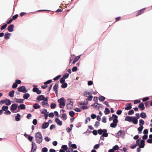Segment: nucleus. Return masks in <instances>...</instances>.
<instances>
[{"label": "nucleus", "instance_id": "obj_29", "mask_svg": "<svg viewBox=\"0 0 152 152\" xmlns=\"http://www.w3.org/2000/svg\"><path fill=\"white\" fill-rule=\"evenodd\" d=\"M140 117H141L142 118H145L146 117V115L145 113H142L140 114Z\"/></svg>", "mask_w": 152, "mask_h": 152}, {"label": "nucleus", "instance_id": "obj_16", "mask_svg": "<svg viewBox=\"0 0 152 152\" xmlns=\"http://www.w3.org/2000/svg\"><path fill=\"white\" fill-rule=\"evenodd\" d=\"M113 121L118 122V120L117 116L116 115H115L114 114V115H113Z\"/></svg>", "mask_w": 152, "mask_h": 152}, {"label": "nucleus", "instance_id": "obj_5", "mask_svg": "<svg viewBox=\"0 0 152 152\" xmlns=\"http://www.w3.org/2000/svg\"><path fill=\"white\" fill-rule=\"evenodd\" d=\"M125 133L124 131L122 130H120L116 134L117 137H123L124 136Z\"/></svg>", "mask_w": 152, "mask_h": 152}, {"label": "nucleus", "instance_id": "obj_2", "mask_svg": "<svg viewBox=\"0 0 152 152\" xmlns=\"http://www.w3.org/2000/svg\"><path fill=\"white\" fill-rule=\"evenodd\" d=\"M59 103V107L61 108H63L65 105V100L64 97H62L58 100Z\"/></svg>", "mask_w": 152, "mask_h": 152}, {"label": "nucleus", "instance_id": "obj_18", "mask_svg": "<svg viewBox=\"0 0 152 152\" xmlns=\"http://www.w3.org/2000/svg\"><path fill=\"white\" fill-rule=\"evenodd\" d=\"M118 122H113L110 124V126L112 128H115L117 126V123Z\"/></svg>", "mask_w": 152, "mask_h": 152}, {"label": "nucleus", "instance_id": "obj_43", "mask_svg": "<svg viewBox=\"0 0 152 152\" xmlns=\"http://www.w3.org/2000/svg\"><path fill=\"white\" fill-rule=\"evenodd\" d=\"M69 76V74L68 73H65L64 75L63 76V77H64V79H66Z\"/></svg>", "mask_w": 152, "mask_h": 152}, {"label": "nucleus", "instance_id": "obj_45", "mask_svg": "<svg viewBox=\"0 0 152 152\" xmlns=\"http://www.w3.org/2000/svg\"><path fill=\"white\" fill-rule=\"evenodd\" d=\"M18 86L17 83L15 82L13 83L12 86V88H16Z\"/></svg>", "mask_w": 152, "mask_h": 152}, {"label": "nucleus", "instance_id": "obj_37", "mask_svg": "<svg viewBox=\"0 0 152 152\" xmlns=\"http://www.w3.org/2000/svg\"><path fill=\"white\" fill-rule=\"evenodd\" d=\"M145 9H141L140 11H139L138 12L137 14V16L138 15H140L142 13H143L144 10H145Z\"/></svg>", "mask_w": 152, "mask_h": 152}, {"label": "nucleus", "instance_id": "obj_44", "mask_svg": "<svg viewBox=\"0 0 152 152\" xmlns=\"http://www.w3.org/2000/svg\"><path fill=\"white\" fill-rule=\"evenodd\" d=\"M67 86V84L66 83H63L62 85H61V87L63 88H66Z\"/></svg>", "mask_w": 152, "mask_h": 152}, {"label": "nucleus", "instance_id": "obj_54", "mask_svg": "<svg viewBox=\"0 0 152 152\" xmlns=\"http://www.w3.org/2000/svg\"><path fill=\"white\" fill-rule=\"evenodd\" d=\"M61 77V75H58L56 76V77H55L54 78L53 80H58L60 77Z\"/></svg>", "mask_w": 152, "mask_h": 152}, {"label": "nucleus", "instance_id": "obj_53", "mask_svg": "<svg viewBox=\"0 0 152 152\" xmlns=\"http://www.w3.org/2000/svg\"><path fill=\"white\" fill-rule=\"evenodd\" d=\"M48 151V148H43L42 149V152H47Z\"/></svg>", "mask_w": 152, "mask_h": 152}, {"label": "nucleus", "instance_id": "obj_7", "mask_svg": "<svg viewBox=\"0 0 152 152\" xmlns=\"http://www.w3.org/2000/svg\"><path fill=\"white\" fill-rule=\"evenodd\" d=\"M47 101L48 99L46 98L45 99L44 101L42 102V104L44 107H47L49 106V105L47 102Z\"/></svg>", "mask_w": 152, "mask_h": 152}, {"label": "nucleus", "instance_id": "obj_11", "mask_svg": "<svg viewBox=\"0 0 152 152\" xmlns=\"http://www.w3.org/2000/svg\"><path fill=\"white\" fill-rule=\"evenodd\" d=\"M49 125V123L48 122L44 123L42 125V128L43 129H45L47 128Z\"/></svg>", "mask_w": 152, "mask_h": 152}, {"label": "nucleus", "instance_id": "obj_31", "mask_svg": "<svg viewBox=\"0 0 152 152\" xmlns=\"http://www.w3.org/2000/svg\"><path fill=\"white\" fill-rule=\"evenodd\" d=\"M8 109V107L7 106H3L2 107V110L4 111L7 110Z\"/></svg>", "mask_w": 152, "mask_h": 152}, {"label": "nucleus", "instance_id": "obj_12", "mask_svg": "<svg viewBox=\"0 0 152 152\" xmlns=\"http://www.w3.org/2000/svg\"><path fill=\"white\" fill-rule=\"evenodd\" d=\"M145 141L144 140H142L140 142V144L139 145V147L140 148H143L145 146Z\"/></svg>", "mask_w": 152, "mask_h": 152}, {"label": "nucleus", "instance_id": "obj_17", "mask_svg": "<svg viewBox=\"0 0 152 152\" xmlns=\"http://www.w3.org/2000/svg\"><path fill=\"white\" fill-rule=\"evenodd\" d=\"M138 107L142 110H144L145 108L144 104L143 103H141L138 106Z\"/></svg>", "mask_w": 152, "mask_h": 152}, {"label": "nucleus", "instance_id": "obj_28", "mask_svg": "<svg viewBox=\"0 0 152 152\" xmlns=\"http://www.w3.org/2000/svg\"><path fill=\"white\" fill-rule=\"evenodd\" d=\"M40 107V106L37 104H35L33 105V107L35 109H37L39 108Z\"/></svg>", "mask_w": 152, "mask_h": 152}, {"label": "nucleus", "instance_id": "obj_63", "mask_svg": "<svg viewBox=\"0 0 152 152\" xmlns=\"http://www.w3.org/2000/svg\"><path fill=\"white\" fill-rule=\"evenodd\" d=\"M44 139H45V140L47 142H49L50 141V138H49L48 137H47V136L45 137Z\"/></svg>", "mask_w": 152, "mask_h": 152}, {"label": "nucleus", "instance_id": "obj_59", "mask_svg": "<svg viewBox=\"0 0 152 152\" xmlns=\"http://www.w3.org/2000/svg\"><path fill=\"white\" fill-rule=\"evenodd\" d=\"M4 113L6 115H10L11 113L10 111L7 110L5 111Z\"/></svg>", "mask_w": 152, "mask_h": 152}, {"label": "nucleus", "instance_id": "obj_50", "mask_svg": "<svg viewBox=\"0 0 152 152\" xmlns=\"http://www.w3.org/2000/svg\"><path fill=\"white\" fill-rule=\"evenodd\" d=\"M134 113V111L133 110H131L129 111L128 114L129 115H131L133 114Z\"/></svg>", "mask_w": 152, "mask_h": 152}, {"label": "nucleus", "instance_id": "obj_52", "mask_svg": "<svg viewBox=\"0 0 152 152\" xmlns=\"http://www.w3.org/2000/svg\"><path fill=\"white\" fill-rule=\"evenodd\" d=\"M91 118L89 117H88L86 118L85 120V123L87 124L88 122L90 121Z\"/></svg>", "mask_w": 152, "mask_h": 152}, {"label": "nucleus", "instance_id": "obj_46", "mask_svg": "<svg viewBox=\"0 0 152 152\" xmlns=\"http://www.w3.org/2000/svg\"><path fill=\"white\" fill-rule=\"evenodd\" d=\"M90 94V93L88 91H85L84 93V95L86 97H87L88 95Z\"/></svg>", "mask_w": 152, "mask_h": 152}, {"label": "nucleus", "instance_id": "obj_21", "mask_svg": "<svg viewBox=\"0 0 152 152\" xmlns=\"http://www.w3.org/2000/svg\"><path fill=\"white\" fill-rule=\"evenodd\" d=\"M20 115L19 113H18L15 117V120L16 121H19L20 120Z\"/></svg>", "mask_w": 152, "mask_h": 152}, {"label": "nucleus", "instance_id": "obj_58", "mask_svg": "<svg viewBox=\"0 0 152 152\" xmlns=\"http://www.w3.org/2000/svg\"><path fill=\"white\" fill-rule=\"evenodd\" d=\"M91 117L93 119H95L96 117V115L94 114H92L91 115Z\"/></svg>", "mask_w": 152, "mask_h": 152}, {"label": "nucleus", "instance_id": "obj_64", "mask_svg": "<svg viewBox=\"0 0 152 152\" xmlns=\"http://www.w3.org/2000/svg\"><path fill=\"white\" fill-rule=\"evenodd\" d=\"M77 70V67L76 66H74L72 69V70L73 72L76 71Z\"/></svg>", "mask_w": 152, "mask_h": 152}, {"label": "nucleus", "instance_id": "obj_23", "mask_svg": "<svg viewBox=\"0 0 152 152\" xmlns=\"http://www.w3.org/2000/svg\"><path fill=\"white\" fill-rule=\"evenodd\" d=\"M127 106L125 108L126 110H129L130 109L132 108V106L131 103H129L128 104H127Z\"/></svg>", "mask_w": 152, "mask_h": 152}, {"label": "nucleus", "instance_id": "obj_22", "mask_svg": "<svg viewBox=\"0 0 152 152\" xmlns=\"http://www.w3.org/2000/svg\"><path fill=\"white\" fill-rule=\"evenodd\" d=\"M11 34L9 33H7L5 34L4 38L6 39H8L10 38Z\"/></svg>", "mask_w": 152, "mask_h": 152}, {"label": "nucleus", "instance_id": "obj_49", "mask_svg": "<svg viewBox=\"0 0 152 152\" xmlns=\"http://www.w3.org/2000/svg\"><path fill=\"white\" fill-rule=\"evenodd\" d=\"M65 79L63 77L61 78L60 80V82L61 83H63L65 82Z\"/></svg>", "mask_w": 152, "mask_h": 152}, {"label": "nucleus", "instance_id": "obj_24", "mask_svg": "<svg viewBox=\"0 0 152 152\" xmlns=\"http://www.w3.org/2000/svg\"><path fill=\"white\" fill-rule=\"evenodd\" d=\"M18 107L19 108L22 110H24L26 108L24 104H21Z\"/></svg>", "mask_w": 152, "mask_h": 152}, {"label": "nucleus", "instance_id": "obj_36", "mask_svg": "<svg viewBox=\"0 0 152 152\" xmlns=\"http://www.w3.org/2000/svg\"><path fill=\"white\" fill-rule=\"evenodd\" d=\"M99 104L97 103H96L95 104H93L91 105V106L92 107H93L94 108H96L98 107V105Z\"/></svg>", "mask_w": 152, "mask_h": 152}, {"label": "nucleus", "instance_id": "obj_30", "mask_svg": "<svg viewBox=\"0 0 152 152\" xmlns=\"http://www.w3.org/2000/svg\"><path fill=\"white\" fill-rule=\"evenodd\" d=\"M14 91H12L9 92V95L10 96L12 97L14 96Z\"/></svg>", "mask_w": 152, "mask_h": 152}, {"label": "nucleus", "instance_id": "obj_32", "mask_svg": "<svg viewBox=\"0 0 152 152\" xmlns=\"http://www.w3.org/2000/svg\"><path fill=\"white\" fill-rule=\"evenodd\" d=\"M23 100L22 99H16V102L18 103H21L23 102Z\"/></svg>", "mask_w": 152, "mask_h": 152}, {"label": "nucleus", "instance_id": "obj_9", "mask_svg": "<svg viewBox=\"0 0 152 152\" xmlns=\"http://www.w3.org/2000/svg\"><path fill=\"white\" fill-rule=\"evenodd\" d=\"M32 147L31 151L32 152L35 151L37 149V146L36 144L33 142H32Z\"/></svg>", "mask_w": 152, "mask_h": 152}, {"label": "nucleus", "instance_id": "obj_4", "mask_svg": "<svg viewBox=\"0 0 152 152\" xmlns=\"http://www.w3.org/2000/svg\"><path fill=\"white\" fill-rule=\"evenodd\" d=\"M67 108L69 109H71L73 107V102L72 100L70 99H67Z\"/></svg>", "mask_w": 152, "mask_h": 152}, {"label": "nucleus", "instance_id": "obj_39", "mask_svg": "<svg viewBox=\"0 0 152 152\" xmlns=\"http://www.w3.org/2000/svg\"><path fill=\"white\" fill-rule=\"evenodd\" d=\"M104 113L105 114H108L110 112V110L108 108H106L104 111Z\"/></svg>", "mask_w": 152, "mask_h": 152}, {"label": "nucleus", "instance_id": "obj_48", "mask_svg": "<svg viewBox=\"0 0 152 152\" xmlns=\"http://www.w3.org/2000/svg\"><path fill=\"white\" fill-rule=\"evenodd\" d=\"M140 126L138 129V130L139 132H141L143 129V127L142 126Z\"/></svg>", "mask_w": 152, "mask_h": 152}, {"label": "nucleus", "instance_id": "obj_51", "mask_svg": "<svg viewBox=\"0 0 152 152\" xmlns=\"http://www.w3.org/2000/svg\"><path fill=\"white\" fill-rule=\"evenodd\" d=\"M52 81L51 80H49L48 81L45 82L44 83V84L45 85L49 84L50 83L52 82Z\"/></svg>", "mask_w": 152, "mask_h": 152}, {"label": "nucleus", "instance_id": "obj_1", "mask_svg": "<svg viewBox=\"0 0 152 152\" xmlns=\"http://www.w3.org/2000/svg\"><path fill=\"white\" fill-rule=\"evenodd\" d=\"M35 138L36 142L37 143L40 144L41 143L43 140L42 137L41 132H37L35 134Z\"/></svg>", "mask_w": 152, "mask_h": 152}, {"label": "nucleus", "instance_id": "obj_10", "mask_svg": "<svg viewBox=\"0 0 152 152\" xmlns=\"http://www.w3.org/2000/svg\"><path fill=\"white\" fill-rule=\"evenodd\" d=\"M14 26L12 24L10 25L8 27V30L10 32L13 31Z\"/></svg>", "mask_w": 152, "mask_h": 152}, {"label": "nucleus", "instance_id": "obj_33", "mask_svg": "<svg viewBox=\"0 0 152 152\" xmlns=\"http://www.w3.org/2000/svg\"><path fill=\"white\" fill-rule=\"evenodd\" d=\"M139 124L140 126H142L144 124V121L142 119H140L139 121Z\"/></svg>", "mask_w": 152, "mask_h": 152}, {"label": "nucleus", "instance_id": "obj_13", "mask_svg": "<svg viewBox=\"0 0 152 152\" xmlns=\"http://www.w3.org/2000/svg\"><path fill=\"white\" fill-rule=\"evenodd\" d=\"M45 98L43 95H40L37 97V99L39 101L44 100Z\"/></svg>", "mask_w": 152, "mask_h": 152}, {"label": "nucleus", "instance_id": "obj_55", "mask_svg": "<svg viewBox=\"0 0 152 152\" xmlns=\"http://www.w3.org/2000/svg\"><path fill=\"white\" fill-rule=\"evenodd\" d=\"M92 98L93 96H90L88 97L87 98V100L89 101H91L92 99Z\"/></svg>", "mask_w": 152, "mask_h": 152}, {"label": "nucleus", "instance_id": "obj_42", "mask_svg": "<svg viewBox=\"0 0 152 152\" xmlns=\"http://www.w3.org/2000/svg\"><path fill=\"white\" fill-rule=\"evenodd\" d=\"M62 118L64 120L66 119L67 118L66 115L65 113L63 114L62 116Z\"/></svg>", "mask_w": 152, "mask_h": 152}, {"label": "nucleus", "instance_id": "obj_57", "mask_svg": "<svg viewBox=\"0 0 152 152\" xmlns=\"http://www.w3.org/2000/svg\"><path fill=\"white\" fill-rule=\"evenodd\" d=\"M99 144H96L94 146V149H96L99 148Z\"/></svg>", "mask_w": 152, "mask_h": 152}, {"label": "nucleus", "instance_id": "obj_20", "mask_svg": "<svg viewBox=\"0 0 152 152\" xmlns=\"http://www.w3.org/2000/svg\"><path fill=\"white\" fill-rule=\"evenodd\" d=\"M81 55L78 56L76 57L75 58V59L72 62V64H74L75 62H76L78 60H79V58H80V56Z\"/></svg>", "mask_w": 152, "mask_h": 152}, {"label": "nucleus", "instance_id": "obj_6", "mask_svg": "<svg viewBox=\"0 0 152 152\" xmlns=\"http://www.w3.org/2000/svg\"><path fill=\"white\" fill-rule=\"evenodd\" d=\"M18 91L19 92H23V93H26L28 91L24 86H22L18 88Z\"/></svg>", "mask_w": 152, "mask_h": 152}, {"label": "nucleus", "instance_id": "obj_15", "mask_svg": "<svg viewBox=\"0 0 152 152\" xmlns=\"http://www.w3.org/2000/svg\"><path fill=\"white\" fill-rule=\"evenodd\" d=\"M55 121L57 123V124L60 126H61L62 124V121L58 118H56L55 119Z\"/></svg>", "mask_w": 152, "mask_h": 152}, {"label": "nucleus", "instance_id": "obj_60", "mask_svg": "<svg viewBox=\"0 0 152 152\" xmlns=\"http://www.w3.org/2000/svg\"><path fill=\"white\" fill-rule=\"evenodd\" d=\"M54 115L53 113H50L49 114L48 116L50 117H53L54 116Z\"/></svg>", "mask_w": 152, "mask_h": 152}, {"label": "nucleus", "instance_id": "obj_27", "mask_svg": "<svg viewBox=\"0 0 152 152\" xmlns=\"http://www.w3.org/2000/svg\"><path fill=\"white\" fill-rule=\"evenodd\" d=\"M105 97L103 96H100L99 97V99L100 101H103L105 99Z\"/></svg>", "mask_w": 152, "mask_h": 152}, {"label": "nucleus", "instance_id": "obj_38", "mask_svg": "<svg viewBox=\"0 0 152 152\" xmlns=\"http://www.w3.org/2000/svg\"><path fill=\"white\" fill-rule=\"evenodd\" d=\"M56 104L53 103H51L50 104V107L51 109H53L55 108L56 106Z\"/></svg>", "mask_w": 152, "mask_h": 152}, {"label": "nucleus", "instance_id": "obj_14", "mask_svg": "<svg viewBox=\"0 0 152 152\" xmlns=\"http://www.w3.org/2000/svg\"><path fill=\"white\" fill-rule=\"evenodd\" d=\"M133 118L132 117H129V116H127L125 118V120L129 122H132V121Z\"/></svg>", "mask_w": 152, "mask_h": 152}, {"label": "nucleus", "instance_id": "obj_26", "mask_svg": "<svg viewBox=\"0 0 152 152\" xmlns=\"http://www.w3.org/2000/svg\"><path fill=\"white\" fill-rule=\"evenodd\" d=\"M30 96V95L28 93H26L24 94L23 96V98L25 99H28Z\"/></svg>", "mask_w": 152, "mask_h": 152}, {"label": "nucleus", "instance_id": "obj_25", "mask_svg": "<svg viewBox=\"0 0 152 152\" xmlns=\"http://www.w3.org/2000/svg\"><path fill=\"white\" fill-rule=\"evenodd\" d=\"M132 121L134 124H137L138 121L135 117H133Z\"/></svg>", "mask_w": 152, "mask_h": 152}, {"label": "nucleus", "instance_id": "obj_61", "mask_svg": "<svg viewBox=\"0 0 152 152\" xmlns=\"http://www.w3.org/2000/svg\"><path fill=\"white\" fill-rule=\"evenodd\" d=\"M33 124L34 125H36L37 123V121L36 119H34L32 122Z\"/></svg>", "mask_w": 152, "mask_h": 152}, {"label": "nucleus", "instance_id": "obj_47", "mask_svg": "<svg viewBox=\"0 0 152 152\" xmlns=\"http://www.w3.org/2000/svg\"><path fill=\"white\" fill-rule=\"evenodd\" d=\"M149 99V98L148 97H145L142 99V101L143 102H145L148 100Z\"/></svg>", "mask_w": 152, "mask_h": 152}, {"label": "nucleus", "instance_id": "obj_40", "mask_svg": "<svg viewBox=\"0 0 152 152\" xmlns=\"http://www.w3.org/2000/svg\"><path fill=\"white\" fill-rule=\"evenodd\" d=\"M113 149L114 151L116 150H118L119 148V147L117 145H115L113 147Z\"/></svg>", "mask_w": 152, "mask_h": 152}, {"label": "nucleus", "instance_id": "obj_19", "mask_svg": "<svg viewBox=\"0 0 152 152\" xmlns=\"http://www.w3.org/2000/svg\"><path fill=\"white\" fill-rule=\"evenodd\" d=\"M5 103L7 105H10L11 104V101L8 99H5Z\"/></svg>", "mask_w": 152, "mask_h": 152}, {"label": "nucleus", "instance_id": "obj_41", "mask_svg": "<svg viewBox=\"0 0 152 152\" xmlns=\"http://www.w3.org/2000/svg\"><path fill=\"white\" fill-rule=\"evenodd\" d=\"M69 113V115L71 117H73L75 115V114L74 112L72 111H70Z\"/></svg>", "mask_w": 152, "mask_h": 152}, {"label": "nucleus", "instance_id": "obj_3", "mask_svg": "<svg viewBox=\"0 0 152 152\" xmlns=\"http://www.w3.org/2000/svg\"><path fill=\"white\" fill-rule=\"evenodd\" d=\"M98 133L100 135L102 134V136L105 137H107L108 136V134L107 133V130L105 129L103 130L99 129L98 130Z\"/></svg>", "mask_w": 152, "mask_h": 152}, {"label": "nucleus", "instance_id": "obj_35", "mask_svg": "<svg viewBox=\"0 0 152 152\" xmlns=\"http://www.w3.org/2000/svg\"><path fill=\"white\" fill-rule=\"evenodd\" d=\"M58 87V84L57 83L55 84V85L53 87V89L56 92L57 89Z\"/></svg>", "mask_w": 152, "mask_h": 152}, {"label": "nucleus", "instance_id": "obj_34", "mask_svg": "<svg viewBox=\"0 0 152 152\" xmlns=\"http://www.w3.org/2000/svg\"><path fill=\"white\" fill-rule=\"evenodd\" d=\"M61 148L63 149V150L64 151H66L68 148L67 146L66 145H62L61 146Z\"/></svg>", "mask_w": 152, "mask_h": 152}, {"label": "nucleus", "instance_id": "obj_8", "mask_svg": "<svg viewBox=\"0 0 152 152\" xmlns=\"http://www.w3.org/2000/svg\"><path fill=\"white\" fill-rule=\"evenodd\" d=\"M17 105L16 104H12L11 106V110L12 112L15 113L14 111L16 110L17 108Z\"/></svg>", "mask_w": 152, "mask_h": 152}, {"label": "nucleus", "instance_id": "obj_62", "mask_svg": "<svg viewBox=\"0 0 152 152\" xmlns=\"http://www.w3.org/2000/svg\"><path fill=\"white\" fill-rule=\"evenodd\" d=\"M74 110L77 112H80L81 111V109L79 108H76L74 109Z\"/></svg>", "mask_w": 152, "mask_h": 152}, {"label": "nucleus", "instance_id": "obj_56", "mask_svg": "<svg viewBox=\"0 0 152 152\" xmlns=\"http://www.w3.org/2000/svg\"><path fill=\"white\" fill-rule=\"evenodd\" d=\"M99 122L98 121H96L94 124V126L96 127H97L99 126Z\"/></svg>", "mask_w": 152, "mask_h": 152}]
</instances>
